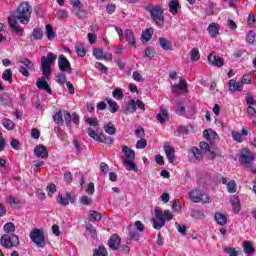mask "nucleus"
I'll return each instance as SVG.
<instances>
[{
  "label": "nucleus",
  "mask_w": 256,
  "mask_h": 256,
  "mask_svg": "<svg viewBox=\"0 0 256 256\" xmlns=\"http://www.w3.org/2000/svg\"><path fill=\"white\" fill-rule=\"evenodd\" d=\"M98 141L100 143H105L106 145H113L115 139L110 136H106L105 134H100V138Z\"/></svg>",
  "instance_id": "nucleus-36"
},
{
  "label": "nucleus",
  "mask_w": 256,
  "mask_h": 256,
  "mask_svg": "<svg viewBox=\"0 0 256 256\" xmlns=\"http://www.w3.org/2000/svg\"><path fill=\"white\" fill-rule=\"evenodd\" d=\"M224 253H227V255H229V256H238L237 250H235V248H231V247H225Z\"/></svg>",
  "instance_id": "nucleus-59"
},
{
  "label": "nucleus",
  "mask_w": 256,
  "mask_h": 256,
  "mask_svg": "<svg viewBox=\"0 0 256 256\" xmlns=\"http://www.w3.org/2000/svg\"><path fill=\"white\" fill-rule=\"evenodd\" d=\"M7 201L11 207H15L16 205H19L21 203L20 200L15 199L13 196H9L7 198Z\"/></svg>",
  "instance_id": "nucleus-62"
},
{
  "label": "nucleus",
  "mask_w": 256,
  "mask_h": 256,
  "mask_svg": "<svg viewBox=\"0 0 256 256\" xmlns=\"http://www.w3.org/2000/svg\"><path fill=\"white\" fill-rule=\"evenodd\" d=\"M5 233H13L15 231V224L8 222L4 225Z\"/></svg>",
  "instance_id": "nucleus-56"
},
{
  "label": "nucleus",
  "mask_w": 256,
  "mask_h": 256,
  "mask_svg": "<svg viewBox=\"0 0 256 256\" xmlns=\"http://www.w3.org/2000/svg\"><path fill=\"white\" fill-rule=\"evenodd\" d=\"M2 126L7 129V131H13L15 129V122L9 118H4L2 120Z\"/></svg>",
  "instance_id": "nucleus-28"
},
{
  "label": "nucleus",
  "mask_w": 256,
  "mask_h": 256,
  "mask_svg": "<svg viewBox=\"0 0 256 256\" xmlns=\"http://www.w3.org/2000/svg\"><path fill=\"white\" fill-rule=\"evenodd\" d=\"M175 226H176V229H177V231H179V233L181 234V235H186L187 234V226H185V225H180L179 223H175Z\"/></svg>",
  "instance_id": "nucleus-58"
},
{
  "label": "nucleus",
  "mask_w": 256,
  "mask_h": 256,
  "mask_svg": "<svg viewBox=\"0 0 256 256\" xmlns=\"http://www.w3.org/2000/svg\"><path fill=\"white\" fill-rule=\"evenodd\" d=\"M57 202L59 203V205H62V206H66L69 204V199L66 197L63 196V194H59L57 196Z\"/></svg>",
  "instance_id": "nucleus-52"
},
{
  "label": "nucleus",
  "mask_w": 256,
  "mask_h": 256,
  "mask_svg": "<svg viewBox=\"0 0 256 256\" xmlns=\"http://www.w3.org/2000/svg\"><path fill=\"white\" fill-rule=\"evenodd\" d=\"M164 152L165 155L169 161V163H174L175 161V148H173V146L171 145H164Z\"/></svg>",
  "instance_id": "nucleus-17"
},
{
  "label": "nucleus",
  "mask_w": 256,
  "mask_h": 256,
  "mask_svg": "<svg viewBox=\"0 0 256 256\" xmlns=\"http://www.w3.org/2000/svg\"><path fill=\"white\" fill-rule=\"evenodd\" d=\"M172 93H187V83L185 80H180L179 84L172 86Z\"/></svg>",
  "instance_id": "nucleus-18"
},
{
  "label": "nucleus",
  "mask_w": 256,
  "mask_h": 256,
  "mask_svg": "<svg viewBox=\"0 0 256 256\" xmlns=\"http://www.w3.org/2000/svg\"><path fill=\"white\" fill-rule=\"evenodd\" d=\"M31 13H33V7L30 6L29 2H22L18 5L16 14L8 18V23L16 35L23 37L24 30L21 25H19V22L22 25H29Z\"/></svg>",
  "instance_id": "nucleus-1"
},
{
  "label": "nucleus",
  "mask_w": 256,
  "mask_h": 256,
  "mask_svg": "<svg viewBox=\"0 0 256 256\" xmlns=\"http://www.w3.org/2000/svg\"><path fill=\"white\" fill-rule=\"evenodd\" d=\"M55 61H57V55L51 52L47 54V57L43 56L41 58V71L46 79L51 77V63H55Z\"/></svg>",
  "instance_id": "nucleus-4"
},
{
  "label": "nucleus",
  "mask_w": 256,
  "mask_h": 256,
  "mask_svg": "<svg viewBox=\"0 0 256 256\" xmlns=\"http://www.w3.org/2000/svg\"><path fill=\"white\" fill-rule=\"evenodd\" d=\"M154 213L155 218L152 219L153 227L159 231L161 228L165 227V218H163V211L159 207L155 208Z\"/></svg>",
  "instance_id": "nucleus-8"
},
{
  "label": "nucleus",
  "mask_w": 256,
  "mask_h": 256,
  "mask_svg": "<svg viewBox=\"0 0 256 256\" xmlns=\"http://www.w3.org/2000/svg\"><path fill=\"white\" fill-rule=\"evenodd\" d=\"M190 59L191 61H199V59H201V54L199 53V49L194 48L191 50Z\"/></svg>",
  "instance_id": "nucleus-45"
},
{
  "label": "nucleus",
  "mask_w": 256,
  "mask_h": 256,
  "mask_svg": "<svg viewBox=\"0 0 256 256\" xmlns=\"http://www.w3.org/2000/svg\"><path fill=\"white\" fill-rule=\"evenodd\" d=\"M156 119L159 121V123L163 124L167 119H169V112L167 110L162 109L160 113L156 115Z\"/></svg>",
  "instance_id": "nucleus-27"
},
{
  "label": "nucleus",
  "mask_w": 256,
  "mask_h": 256,
  "mask_svg": "<svg viewBox=\"0 0 256 256\" xmlns=\"http://www.w3.org/2000/svg\"><path fill=\"white\" fill-rule=\"evenodd\" d=\"M228 193H235L237 191V183L235 180H230L227 184Z\"/></svg>",
  "instance_id": "nucleus-49"
},
{
  "label": "nucleus",
  "mask_w": 256,
  "mask_h": 256,
  "mask_svg": "<svg viewBox=\"0 0 256 256\" xmlns=\"http://www.w3.org/2000/svg\"><path fill=\"white\" fill-rule=\"evenodd\" d=\"M3 81H7L8 83H13V72L11 69L4 70L2 74Z\"/></svg>",
  "instance_id": "nucleus-34"
},
{
  "label": "nucleus",
  "mask_w": 256,
  "mask_h": 256,
  "mask_svg": "<svg viewBox=\"0 0 256 256\" xmlns=\"http://www.w3.org/2000/svg\"><path fill=\"white\" fill-rule=\"evenodd\" d=\"M122 153H124L125 158H123V164L125 165L127 171H134L137 173L139 168L135 165V151L130 149L128 146L122 148Z\"/></svg>",
  "instance_id": "nucleus-2"
},
{
  "label": "nucleus",
  "mask_w": 256,
  "mask_h": 256,
  "mask_svg": "<svg viewBox=\"0 0 256 256\" xmlns=\"http://www.w3.org/2000/svg\"><path fill=\"white\" fill-rule=\"evenodd\" d=\"M169 11L172 15H177L179 13V0H171L168 4Z\"/></svg>",
  "instance_id": "nucleus-23"
},
{
  "label": "nucleus",
  "mask_w": 256,
  "mask_h": 256,
  "mask_svg": "<svg viewBox=\"0 0 256 256\" xmlns=\"http://www.w3.org/2000/svg\"><path fill=\"white\" fill-rule=\"evenodd\" d=\"M63 118L67 127H71L72 116L67 110H63Z\"/></svg>",
  "instance_id": "nucleus-43"
},
{
  "label": "nucleus",
  "mask_w": 256,
  "mask_h": 256,
  "mask_svg": "<svg viewBox=\"0 0 256 256\" xmlns=\"http://www.w3.org/2000/svg\"><path fill=\"white\" fill-rule=\"evenodd\" d=\"M214 219L218 225L223 227V225H227V215L221 213V212H216L214 215Z\"/></svg>",
  "instance_id": "nucleus-22"
},
{
  "label": "nucleus",
  "mask_w": 256,
  "mask_h": 256,
  "mask_svg": "<svg viewBox=\"0 0 256 256\" xmlns=\"http://www.w3.org/2000/svg\"><path fill=\"white\" fill-rule=\"evenodd\" d=\"M244 251L247 253L248 256H253L255 253V247L249 241H244Z\"/></svg>",
  "instance_id": "nucleus-33"
},
{
  "label": "nucleus",
  "mask_w": 256,
  "mask_h": 256,
  "mask_svg": "<svg viewBox=\"0 0 256 256\" xmlns=\"http://www.w3.org/2000/svg\"><path fill=\"white\" fill-rule=\"evenodd\" d=\"M58 68L62 73H71V62L64 56L60 55L58 57Z\"/></svg>",
  "instance_id": "nucleus-11"
},
{
  "label": "nucleus",
  "mask_w": 256,
  "mask_h": 256,
  "mask_svg": "<svg viewBox=\"0 0 256 256\" xmlns=\"http://www.w3.org/2000/svg\"><path fill=\"white\" fill-rule=\"evenodd\" d=\"M153 37V28H148L145 32L142 33V39L148 42L151 41Z\"/></svg>",
  "instance_id": "nucleus-40"
},
{
  "label": "nucleus",
  "mask_w": 256,
  "mask_h": 256,
  "mask_svg": "<svg viewBox=\"0 0 256 256\" xmlns=\"http://www.w3.org/2000/svg\"><path fill=\"white\" fill-rule=\"evenodd\" d=\"M73 11L78 19H85L87 17V11L83 8H74Z\"/></svg>",
  "instance_id": "nucleus-39"
},
{
  "label": "nucleus",
  "mask_w": 256,
  "mask_h": 256,
  "mask_svg": "<svg viewBox=\"0 0 256 256\" xmlns=\"http://www.w3.org/2000/svg\"><path fill=\"white\" fill-rule=\"evenodd\" d=\"M162 215H163L164 221H171V219H173V214L169 210H165Z\"/></svg>",
  "instance_id": "nucleus-64"
},
{
  "label": "nucleus",
  "mask_w": 256,
  "mask_h": 256,
  "mask_svg": "<svg viewBox=\"0 0 256 256\" xmlns=\"http://www.w3.org/2000/svg\"><path fill=\"white\" fill-rule=\"evenodd\" d=\"M80 203L82 205H91V203H93V199L89 198L88 196H82L80 198Z\"/></svg>",
  "instance_id": "nucleus-63"
},
{
  "label": "nucleus",
  "mask_w": 256,
  "mask_h": 256,
  "mask_svg": "<svg viewBox=\"0 0 256 256\" xmlns=\"http://www.w3.org/2000/svg\"><path fill=\"white\" fill-rule=\"evenodd\" d=\"M189 197L193 203H211V198H209V195L203 193L199 189L191 190L189 192Z\"/></svg>",
  "instance_id": "nucleus-6"
},
{
  "label": "nucleus",
  "mask_w": 256,
  "mask_h": 256,
  "mask_svg": "<svg viewBox=\"0 0 256 256\" xmlns=\"http://www.w3.org/2000/svg\"><path fill=\"white\" fill-rule=\"evenodd\" d=\"M159 45L164 51H169L171 49V42L167 38H159Z\"/></svg>",
  "instance_id": "nucleus-35"
},
{
  "label": "nucleus",
  "mask_w": 256,
  "mask_h": 256,
  "mask_svg": "<svg viewBox=\"0 0 256 256\" xmlns=\"http://www.w3.org/2000/svg\"><path fill=\"white\" fill-rule=\"evenodd\" d=\"M147 147V140L141 138L136 143V149H145Z\"/></svg>",
  "instance_id": "nucleus-60"
},
{
  "label": "nucleus",
  "mask_w": 256,
  "mask_h": 256,
  "mask_svg": "<svg viewBox=\"0 0 256 256\" xmlns=\"http://www.w3.org/2000/svg\"><path fill=\"white\" fill-rule=\"evenodd\" d=\"M53 121L58 126L65 123V121L63 120V110H59L53 115Z\"/></svg>",
  "instance_id": "nucleus-26"
},
{
  "label": "nucleus",
  "mask_w": 256,
  "mask_h": 256,
  "mask_svg": "<svg viewBox=\"0 0 256 256\" xmlns=\"http://www.w3.org/2000/svg\"><path fill=\"white\" fill-rule=\"evenodd\" d=\"M200 149L202 151V153H208L207 157L208 159H215V157H217V155H221V153H215L214 151H211V149L209 148V143L207 142H200Z\"/></svg>",
  "instance_id": "nucleus-13"
},
{
  "label": "nucleus",
  "mask_w": 256,
  "mask_h": 256,
  "mask_svg": "<svg viewBox=\"0 0 256 256\" xmlns=\"http://www.w3.org/2000/svg\"><path fill=\"white\" fill-rule=\"evenodd\" d=\"M46 189L48 192V197H53V195H55V193H57V186H55V184H53V183L48 184Z\"/></svg>",
  "instance_id": "nucleus-46"
},
{
  "label": "nucleus",
  "mask_w": 256,
  "mask_h": 256,
  "mask_svg": "<svg viewBox=\"0 0 256 256\" xmlns=\"http://www.w3.org/2000/svg\"><path fill=\"white\" fill-rule=\"evenodd\" d=\"M45 29H46L45 33L48 41H53V39H55V30H53V26H51V24H47Z\"/></svg>",
  "instance_id": "nucleus-30"
},
{
  "label": "nucleus",
  "mask_w": 256,
  "mask_h": 256,
  "mask_svg": "<svg viewBox=\"0 0 256 256\" xmlns=\"http://www.w3.org/2000/svg\"><path fill=\"white\" fill-rule=\"evenodd\" d=\"M101 213L97 211H90V214L88 216L89 221H99L101 219Z\"/></svg>",
  "instance_id": "nucleus-44"
},
{
  "label": "nucleus",
  "mask_w": 256,
  "mask_h": 256,
  "mask_svg": "<svg viewBox=\"0 0 256 256\" xmlns=\"http://www.w3.org/2000/svg\"><path fill=\"white\" fill-rule=\"evenodd\" d=\"M75 51L78 57H85V55H87V50H85V46H83L81 43H77L75 45Z\"/></svg>",
  "instance_id": "nucleus-32"
},
{
  "label": "nucleus",
  "mask_w": 256,
  "mask_h": 256,
  "mask_svg": "<svg viewBox=\"0 0 256 256\" xmlns=\"http://www.w3.org/2000/svg\"><path fill=\"white\" fill-rule=\"evenodd\" d=\"M56 17L57 19H67V17H69V12H67V10H57Z\"/></svg>",
  "instance_id": "nucleus-54"
},
{
  "label": "nucleus",
  "mask_w": 256,
  "mask_h": 256,
  "mask_svg": "<svg viewBox=\"0 0 256 256\" xmlns=\"http://www.w3.org/2000/svg\"><path fill=\"white\" fill-rule=\"evenodd\" d=\"M126 41L131 45V47H135L136 42H135V35L133 34V30L131 29H126Z\"/></svg>",
  "instance_id": "nucleus-25"
},
{
  "label": "nucleus",
  "mask_w": 256,
  "mask_h": 256,
  "mask_svg": "<svg viewBox=\"0 0 256 256\" xmlns=\"http://www.w3.org/2000/svg\"><path fill=\"white\" fill-rule=\"evenodd\" d=\"M107 249L105 246L100 245L98 249H94L93 256H108Z\"/></svg>",
  "instance_id": "nucleus-37"
},
{
  "label": "nucleus",
  "mask_w": 256,
  "mask_h": 256,
  "mask_svg": "<svg viewBox=\"0 0 256 256\" xmlns=\"http://www.w3.org/2000/svg\"><path fill=\"white\" fill-rule=\"evenodd\" d=\"M30 239L32 243H35V245H37V247H45V234H43V231L35 228L30 233Z\"/></svg>",
  "instance_id": "nucleus-7"
},
{
  "label": "nucleus",
  "mask_w": 256,
  "mask_h": 256,
  "mask_svg": "<svg viewBox=\"0 0 256 256\" xmlns=\"http://www.w3.org/2000/svg\"><path fill=\"white\" fill-rule=\"evenodd\" d=\"M104 131L108 135H115L117 133V128H115V125L112 122L104 124Z\"/></svg>",
  "instance_id": "nucleus-29"
},
{
  "label": "nucleus",
  "mask_w": 256,
  "mask_h": 256,
  "mask_svg": "<svg viewBox=\"0 0 256 256\" xmlns=\"http://www.w3.org/2000/svg\"><path fill=\"white\" fill-rule=\"evenodd\" d=\"M47 77H41L38 78L36 81V86L42 90V91H47V93H49L51 95V87H49V83H47Z\"/></svg>",
  "instance_id": "nucleus-14"
},
{
  "label": "nucleus",
  "mask_w": 256,
  "mask_h": 256,
  "mask_svg": "<svg viewBox=\"0 0 256 256\" xmlns=\"http://www.w3.org/2000/svg\"><path fill=\"white\" fill-rule=\"evenodd\" d=\"M207 31L210 35V37L215 38L219 35V24L213 22L209 24Z\"/></svg>",
  "instance_id": "nucleus-21"
},
{
  "label": "nucleus",
  "mask_w": 256,
  "mask_h": 256,
  "mask_svg": "<svg viewBox=\"0 0 256 256\" xmlns=\"http://www.w3.org/2000/svg\"><path fill=\"white\" fill-rule=\"evenodd\" d=\"M232 138L237 143H243V135L240 132L232 131Z\"/></svg>",
  "instance_id": "nucleus-53"
},
{
  "label": "nucleus",
  "mask_w": 256,
  "mask_h": 256,
  "mask_svg": "<svg viewBox=\"0 0 256 256\" xmlns=\"http://www.w3.org/2000/svg\"><path fill=\"white\" fill-rule=\"evenodd\" d=\"M87 133H88L89 137L94 139V141H99V139L101 137V135H99L97 133V131L93 130V128H88Z\"/></svg>",
  "instance_id": "nucleus-48"
},
{
  "label": "nucleus",
  "mask_w": 256,
  "mask_h": 256,
  "mask_svg": "<svg viewBox=\"0 0 256 256\" xmlns=\"http://www.w3.org/2000/svg\"><path fill=\"white\" fill-rule=\"evenodd\" d=\"M32 37L35 40L43 39V32L41 31V28H34L32 31Z\"/></svg>",
  "instance_id": "nucleus-42"
},
{
  "label": "nucleus",
  "mask_w": 256,
  "mask_h": 256,
  "mask_svg": "<svg viewBox=\"0 0 256 256\" xmlns=\"http://www.w3.org/2000/svg\"><path fill=\"white\" fill-rule=\"evenodd\" d=\"M107 101L110 113H117V111H119V105L117 104V102L112 99H108Z\"/></svg>",
  "instance_id": "nucleus-38"
},
{
  "label": "nucleus",
  "mask_w": 256,
  "mask_h": 256,
  "mask_svg": "<svg viewBox=\"0 0 256 256\" xmlns=\"http://www.w3.org/2000/svg\"><path fill=\"white\" fill-rule=\"evenodd\" d=\"M20 63H22V65H24V67L28 70H32L35 67V64H33V62H31V60H29L28 58L21 59Z\"/></svg>",
  "instance_id": "nucleus-41"
},
{
  "label": "nucleus",
  "mask_w": 256,
  "mask_h": 256,
  "mask_svg": "<svg viewBox=\"0 0 256 256\" xmlns=\"http://www.w3.org/2000/svg\"><path fill=\"white\" fill-rule=\"evenodd\" d=\"M145 55L148 57V59H153V57H155V48L147 47L145 49Z\"/></svg>",
  "instance_id": "nucleus-57"
},
{
  "label": "nucleus",
  "mask_w": 256,
  "mask_h": 256,
  "mask_svg": "<svg viewBox=\"0 0 256 256\" xmlns=\"http://www.w3.org/2000/svg\"><path fill=\"white\" fill-rule=\"evenodd\" d=\"M208 62L210 65H215L216 67H223L224 60L223 58L217 56L215 52L209 54Z\"/></svg>",
  "instance_id": "nucleus-16"
},
{
  "label": "nucleus",
  "mask_w": 256,
  "mask_h": 256,
  "mask_svg": "<svg viewBox=\"0 0 256 256\" xmlns=\"http://www.w3.org/2000/svg\"><path fill=\"white\" fill-rule=\"evenodd\" d=\"M119 245H121V238L119 235H112L108 240V247H110L112 251H117V249H119Z\"/></svg>",
  "instance_id": "nucleus-15"
},
{
  "label": "nucleus",
  "mask_w": 256,
  "mask_h": 256,
  "mask_svg": "<svg viewBox=\"0 0 256 256\" xmlns=\"http://www.w3.org/2000/svg\"><path fill=\"white\" fill-rule=\"evenodd\" d=\"M0 243L5 249H12V247H19V236L15 234H4L1 239Z\"/></svg>",
  "instance_id": "nucleus-5"
},
{
  "label": "nucleus",
  "mask_w": 256,
  "mask_h": 256,
  "mask_svg": "<svg viewBox=\"0 0 256 256\" xmlns=\"http://www.w3.org/2000/svg\"><path fill=\"white\" fill-rule=\"evenodd\" d=\"M230 202L234 208V213H239V211H241V203L239 202V197L236 195L231 196Z\"/></svg>",
  "instance_id": "nucleus-24"
},
{
  "label": "nucleus",
  "mask_w": 256,
  "mask_h": 256,
  "mask_svg": "<svg viewBox=\"0 0 256 256\" xmlns=\"http://www.w3.org/2000/svg\"><path fill=\"white\" fill-rule=\"evenodd\" d=\"M86 229L92 235L93 239H97V230L95 229L93 224H87Z\"/></svg>",
  "instance_id": "nucleus-55"
},
{
  "label": "nucleus",
  "mask_w": 256,
  "mask_h": 256,
  "mask_svg": "<svg viewBox=\"0 0 256 256\" xmlns=\"http://www.w3.org/2000/svg\"><path fill=\"white\" fill-rule=\"evenodd\" d=\"M253 161H255V154L250 152V150L247 148L242 149L240 154L241 165L247 166L250 165V163H253Z\"/></svg>",
  "instance_id": "nucleus-9"
},
{
  "label": "nucleus",
  "mask_w": 256,
  "mask_h": 256,
  "mask_svg": "<svg viewBox=\"0 0 256 256\" xmlns=\"http://www.w3.org/2000/svg\"><path fill=\"white\" fill-rule=\"evenodd\" d=\"M146 11H149L152 21L157 27L165 25V16L163 15V8L161 6H148Z\"/></svg>",
  "instance_id": "nucleus-3"
},
{
  "label": "nucleus",
  "mask_w": 256,
  "mask_h": 256,
  "mask_svg": "<svg viewBox=\"0 0 256 256\" xmlns=\"http://www.w3.org/2000/svg\"><path fill=\"white\" fill-rule=\"evenodd\" d=\"M203 136L205 137V139L207 141H210V143H213V141H217V139H219V135L217 134V132H215L211 129L204 130Z\"/></svg>",
  "instance_id": "nucleus-20"
},
{
  "label": "nucleus",
  "mask_w": 256,
  "mask_h": 256,
  "mask_svg": "<svg viewBox=\"0 0 256 256\" xmlns=\"http://www.w3.org/2000/svg\"><path fill=\"white\" fill-rule=\"evenodd\" d=\"M34 154L38 159H47L49 157V151L43 144H39L34 148Z\"/></svg>",
  "instance_id": "nucleus-12"
},
{
  "label": "nucleus",
  "mask_w": 256,
  "mask_h": 256,
  "mask_svg": "<svg viewBox=\"0 0 256 256\" xmlns=\"http://www.w3.org/2000/svg\"><path fill=\"white\" fill-rule=\"evenodd\" d=\"M137 111L136 101L130 100L126 106L125 114L129 115V113H135Z\"/></svg>",
  "instance_id": "nucleus-31"
},
{
  "label": "nucleus",
  "mask_w": 256,
  "mask_h": 256,
  "mask_svg": "<svg viewBox=\"0 0 256 256\" xmlns=\"http://www.w3.org/2000/svg\"><path fill=\"white\" fill-rule=\"evenodd\" d=\"M56 81L59 83V85H65V83H67V75H65V73H59L56 76Z\"/></svg>",
  "instance_id": "nucleus-50"
},
{
  "label": "nucleus",
  "mask_w": 256,
  "mask_h": 256,
  "mask_svg": "<svg viewBox=\"0 0 256 256\" xmlns=\"http://www.w3.org/2000/svg\"><path fill=\"white\" fill-rule=\"evenodd\" d=\"M228 89L232 93L243 91V83L236 82L234 79H231L228 84Z\"/></svg>",
  "instance_id": "nucleus-19"
},
{
  "label": "nucleus",
  "mask_w": 256,
  "mask_h": 256,
  "mask_svg": "<svg viewBox=\"0 0 256 256\" xmlns=\"http://www.w3.org/2000/svg\"><path fill=\"white\" fill-rule=\"evenodd\" d=\"M191 153H192L193 157H195V159H197V161H201V159H203V156L201 155V150H199V148L192 147Z\"/></svg>",
  "instance_id": "nucleus-47"
},
{
  "label": "nucleus",
  "mask_w": 256,
  "mask_h": 256,
  "mask_svg": "<svg viewBox=\"0 0 256 256\" xmlns=\"http://www.w3.org/2000/svg\"><path fill=\"white\" fill-rule=\"evenodd\" d=\"M112 95H113L114 99L121 101V99H123V90H121L120 88H116L112 92Z\"/></svg>",
  "instance_id": "nucleus-51"
},
{
  "label": "nucleus",
  "mask_w": 256,
  "mask_h": 256,
  "mask_svg": "<svg viewBox=\"0 0 256 256\" xmlns=\"http://www.w3.org/2000/svg\"><path fill=\"white\" fill-rule=\"evenodd\" d=\"M247 43L253 44L255 43V32L249 31L246 36Z\"/></svg>",
  "instance_id": "nucleus-61"
},
{
  "label": "nucleus",
  "mask_w": 256,
  "mask_h": 256,
  "mask_svg": "<svg viewBox=\"0 0 256 256\" xmlns=\"http://www.w3.org/2000/svg\"><path fill=\"white\" fill-rule=\"evenodd\" d=\"M93 55L98 61H113V54L104 52L103 48H94Z\"/></svg>",
  "instance_id": "nucleus-10"
}]
</instances>
